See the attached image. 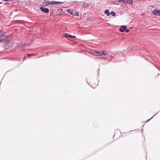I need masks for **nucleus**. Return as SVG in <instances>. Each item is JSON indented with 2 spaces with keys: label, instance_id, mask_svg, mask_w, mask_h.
<instances>
[{
  "label": "nucleus",
  "instance_id": "nucleus-6",
  "mask_svg": "<svg viewBox=\"0 0 160 160\" xmlns=\"http://www.w3.org/2000/svg\"><path fill=\"white\" fill-rule=\"evenodd\" d=\"M127 27L125 26H122L121 27L119 30L122 32H125L126 29Z\"/></svg>",
  "mask_w": 160,
  "mask_h": 160
},
{
  "label": "nucleus",
  "instance_id": "nucleus-12",
  "mask_svg": "<svg viewBox=\"0 0 160 160\" xmlns=\"http://www.w3.org/2000/svg\"><path fill=\"white\" fill-rule=\"evenodd\" d=\"M97 53L98 54V55L99 56H101L102 55V52H97Z\"/></svg>",
  "mask_w": 160,
  "mask_h": 160
},
{
  "label": "nucleus",
  "instance_id": "nucleus-7",
  "mask_svg": "<svg viewBox=\"0 0 160 160\" xmlns=\"http://www.w3.org/2000/svg\"><path fill=\"white\" fill-rule=\"evenodd\" d=\"M104 13L107 14L108 16H109L110 13H109V11L108 10H106L104 12Z\"/></svg>",
  "mask_w": 160,
  "mask_h": 160
},
{
  "label": "nucleus",
  "instance_id": "nucleus-8",
  "mask_svg": "<svg viewBox=\"0 0 160 160\" xmlns=\"http://www.w3.org/2000/svg\"><path fill=\"white\" fill-rule=\"evenodd\" d=\"M74 12V11L72 10V9H69L68 10V12L70 14H73V12Z\"/></svg>",
  "mask_w": 160,
  "mask_h": 160
},
{
  "label": "nucleus",
  "instance_id": "nucleus-3",
  "mask_svg": "<svg viewBox=\"0 0 160 160\" xmlns=\"http://www.w3.org/2000/svg\"><path fill=\"white\" fill-rule=\"evenodd\" d=\"M124 1V4H131L133 2V0H122Z\"/></svg>",
  "mask_w": 160,
  "mask_h": 160
},
{
  "label": "nucleus",
  "instance_id": "nucleus-11",
  "mask_svg": "<svg viewBox=\"0 0 160 160\" xmlns=\"http://www.w3.org/2000/svg\"><path fill=\"white\" fill-rule=\"evenodd\" d=\"M110 14L112 15V16H116V13H115L113 11H112L111 12V13H110Z\"/></svg>",
  "mask_w": 160,
  "mask_h": 160
},
{
  "label": "nucleus",
  "instance_id": "nucleus-14",
  "mask_svg": "<svg viewBox=\"0 0 160 160\" xmlns=\"http://www.w3.org/2000/svg\"><path fill=\"white\" fill-rule=\"evenodd\" d=\"M27 55L29 57H31L33 55H36L35 54H28Z\"/></svg>",
  "mask_w": 160,
  "mask_h": 160
},
{
  "label": "nucleus",
  "instance_id": "nucleus-5",
  "mask_svg": "<svg viewBox=\"0 0 160 160\" xmlns=\"http://www.w3.org/2000/svg\"><path fill=\"white\" fill-rule=\"evenodd\" d=\"M40 9L42 12L45 13H48V12L49 11L48 9L42 7L40 8Z\"/></svg>",
  "mask_w": 160,
  "mask_h": 160
},
{
  "label": "nucleus",
  "instance_id": "nucleus-4",
  "mask_svg": "<svg viewBox=\"0 0 160 160\" xmlns=\"http://www.w3.org/2000/svg\"><path fill=\"white\" fill-rule=\"evenodd\" d=\"M153 13L156 16H160V10H154L153 12Z\"/></svg>",
  "mask_w": 160,
  "mask_h": 160
},
{
  "label": "nucleus",
  "instance_id": "nucleus-2",
  "mask_svg": "<svg viewBox=\"0 0 160 160\" xmlns=\"http://www.w3.org/2000/svg\"><path fill=\"white\" fill-rule=\"evenodd\" d=\"M8 38V36H2L0 38V42H4L6 41L7 40Z\"/></svg>",
  "mask_w": 160,
  "mask_h": 160
},
{
  "label": "nucleus",
  "instance_id": "nucleus-10",
  "mask_svg": "<svg viewBox=\"0 0 160 160\" xmlns=\"http://www.w3.org/2000/svg\"><path fill=\"white\" fill-rule=\"evenodd\" d=\"M78 12H76L74 11L73 12V14L72 15L75 16H76L78 15Z\"/></svg>",
  "mask_w": 160,
  "mask_h": 160
},
{
  "label": "nucleus",
  "instance_id": "nucleus-16",
  "mask_svg": "<svg viewBox=\"0 0 160 160\" xmlns=\"http://www.w3.org/2000/svg\"><path fill=\"white\" fill-rule=\"evenodd\" d=\"M69 36H70V35H69L68 34H66V35H65V36L66 37L68 38V37Z\"/></svg>",
  "mask_w": 160,
  "mask_h": 160
},
{
  "label": "nucleus",
  "instance_id": "nucleus-17",
  "mask_svg": "<svg viewBox=\"0 0 160 160\" xmlns=\"http://www.w3.org/2000/svg\"><path fill=\"white\" fill-rule=\"evenodd\" d=\"M119 2H123V3H124V1H122V0H119V1H118Z\"/></svg>",
  "mask_w": 160,
  "mask_h": 160
},
{
  "label": "nucleus",
  "instance_id": "nucleus-1",
  "mask_svg": "<svg viewBox=\"0 0 160 160\" xmlns=\"http://www.w3.org/2000/svg\"><path fill=\"white\" fill-rule=\"evenodd\" d=\"M60 3L61 2H56L54 1H49L45 0L42 3V6L45 7L48 6L49 4L51 5H56Z\"/></svg>",
  "mask_w": 160,
  "mask_h": 160
},
{
  "label": "nucleus",
  "instance_id": "nucleus-9",
  "mask_svg": "<svg viewBox=\"0 0 160 160\" xmlns=\"http://www.w3.org/2000/svg\"><path fill=\"white\" fill-rule=\"evenodd\" d=\"M102 55H106L108 54V53L107 51H102Z\"/></svg>",
  "mask_w": 160,
  "mask_h": 160
},
{
  "label": "nucleus",
  "instance_id": "nucleus-18",
  "mask_svg": "<svg viewBox=\"0 0 160 160\" xmlns=\"http://www.w3.org/2000/svg\"><path fill=\"white\" fill-rule=\"evenodd\" d=\"M4 1H8L9 0H3Z\"/></svg>",
  "mask_w": 160,
  "mask_h": 160
},
{
  "label": "nucleus",
  "instance_id": "nucleus-13",
  "mask_svg": "<svg viewBox=\"0 0 160 160\" xmlns=\"http://www.w3.org/2000/svg\"><path fill=\"white\" fill-rule=\"evenodd\" d=\"M68 37L71 38H76V37L75 36H72V35H70V36H68Z\"/></svg>",
  "mask_w": 160,
  "mask_h": 160
},
{
  "label": "nucleus",
  "instance_id": "nucleus-15",
  "mask_svg": "<svg viewBox=\"0 0 160 160\" xmlns=\"http://www.w3.org/2000/svg\"><path fill=\"white\" fill-rule=\"evenodd\" d=\"M129 31V30L128 29H127V28H126V29L125 31L126 32H128Z\"/></svg>",
  "mask_w": 160,
  "mask_h": 160
}]
</instances>
